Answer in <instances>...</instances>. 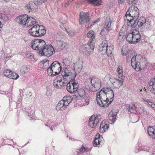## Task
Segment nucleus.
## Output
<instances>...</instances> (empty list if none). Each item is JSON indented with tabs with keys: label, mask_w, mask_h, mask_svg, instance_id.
<instances>
[{
	"label": "nucleus",
	"mask_w": 155,
	"mask_h": 155,
	"mask_svg": "<svg viewBox=\"0 0 155 155\" xmlns=\"http://www.w3.org/2000/svg\"><path fill=\"white\" fill-rule=\"evenodd\" d=\"M84 101H85V102H86V104H89V103H88V102H89L88 100V99H86L85 98H84Z\"/></svg>",
	"instance_id": "62"
},
{
	"label": "nucleus",
	"mask_w": 155,
	"mask_h": 155,
	"mask_svg": "<svg viewBox=\"0 0 155 155\" xmlns=\"http://www.w3.org/2000/svg\"><path fill=\"white\" fill-rule=\"evenodd\" d=\"M36 23V20L31 17H29L27 18V21H26V26L27 27H30L34 25Z\"/></svg>",
	"instance_id": "23"
},
{
	"label": "nucleus",
	"mask_w": 155,
	"mask_h": 155,
	"mask_svg": "<svg viewBox=\"0 0 155 155\" xmlns=\"http://www.w3.org/2000/svg\"><path fill=\"white\" fill-rule=\"evenodd\" d=\"M56 46L58 49H63L65 48L67 45V44L65 42L61 41H57Z\"/></svg>",
	"instance_id": "24"
},
{
	"label": "nucleus",
	"mask_w": 155,
	"mask_h": 155,
	"mask_svg": "<svg viewBox=\"0 0 155 155\" xmlns=\"http://www.w3.org/2000/svg\"><path fill=\"white\" fill-rule=\"evenodd\" d=\"M87 36L88 38H91L89 41L94 42L95 36L94 35V32L92 31H90L87 34Z\"/></svg>",
	"instance_id": "28"
},
{
	"label": "nucleus",
	"mask_w": 155,
	"mask_h": 155,
	"mask_svg": "<svg viewBox=\"0 0 155 155\" xmlns=\"http://www.w3.org/2000/svg\"><path fill=\"white\" fill-rule=\"evenodd\" d=\"M149 64L147 63L146 60L141 55L137 56V59L134 63V66L132 67L137 71L143 70L149 66Z\"/></svg>",
	"instance_id": "3"
},
{
	"label": "nucleus",
	"mask_w": 155,
	"mask_h": 155,
	"mask_svg": "<svg viewBox=\"0 0 155 155\" xmlns=\"http://www.w3.org/2000/svg\"><path fill=\"white\" fill-rule=\"evenodd\" d=\"M146 21V19L145 18L143 17L140 18L138 21L137 25L138 27L141 28Z\"/></svg>",
	"instance_id": "31"
},
{
	"label": "nucleus",
	"mask_w": 155,
	"mask_h": 155,
	"mask_svg": "<svg viewBox=\"0 0 155 155\" xmlns=\"http://www.w3.org/2000/svg\"><path fill=\"white\" fill-rule=\"evenodd\" d=\"M124 0H118V3L119 4H122V3H123Z\"/></svg>",
	"instance_id": "59"
},
{
	"label": "nucleus",
	"mask_w": 155,
	"mask_h": 155,
	"mask_svg": "<svg viewBox=\"0 0 155 155\" xmlns=\"http://www.w3.org/2000/svg\"><path fill=\"white\" fill-rule=\"evenodd\" d=\"M87 1L90 3L95 6L101 5L102 2L101 0H87Z\"/></svg>",
	"instance_id": "30"
},
{
	"label": "nucleus",
	"mask_w": 155,
	"mask_h": 155,
	"mask_svg": "<svg viewBox=\"0 0 155 155\" xmlns=\"http://www.w3.org/2000/svg\"><path fill=\"white\" fill-rule=\"evenodd\" d=\"M60 83V82L59 80L55 79L54 81L53 85L55 88L57 89H61Z\"/></svg>",
	"instance_id": "37"
},
{
	"label": "nucleus",
	"mask_w": 155,
	"mask_h": 155,
	"mask_svg": "<svg viewBox=\"0 0 155 155\" xmlns=\"http://www.w3.org/2000/svg\"><path fill=\"white\" fill-rule=\"evenodd\" d=\"M113 48L112 47H109L106 50V53L108 56H111V54L112 53V50Z\"/></svg>",
	"instance_id": "43"
},
{
	"label": "nucleus",
	"mask_w": 155,
	"mask_h": 155,
	"mask_svg": "<svg viewBox=\"0 0 155 155\" xmlns=\"http://www.w3.org/2000/svg\"><path fill=\"white\" fill-rule=\"evenodd\" d=\"M61 69L62 67L61 63L56 61L52 63L48 68L47 72L49 75L54 76L59 74Z\"/></svg>",
	"instance_id": "4"
},
{
	"label": "nucleus",
	"mask_w": 155,
	"mask_h": 155,
	"mask_svg": "<svg viewBox=\"0 0 155 155\" xmlns=\"http://www.w3.org/2000/svg\"><path fill=\"white\" fill-rule=\"evenodd\" d=\"M101 118V116L100 115L91 116L89 119V126L91 128L95 127L98 123Z\"/></svg>",
	"instance_id": "10"
},
{
	"label": "nucleus",
	"mask_w": 155,
	"mask_h": 155,
	"mask_svg": "<svg viewBox=\"0 0 155 155\" xmlns=\"http://www.w3.org/2000/svg\"><path fill=\"white\" fill-rule=\"evenodd\" d=\"M150 27V25L148 21L146 22H146L143 24V27H142L141 28H143L147 29L149 28Z\"/></svg>",
	"instance_id": "47"
},
{
	"label": "nucleus",
	"mask_w": 155,
	"mask_h": 155,
	"mask_svg": "<svg viewBox=\"0 0 155 155\" xmlns=\"http://www.w3.org/2000/svg\"><path fill=\"white\" fill-rule=\"evenodd\" d=\"M87 149V148H85L83 146L80 149L79 151L81 153H83L86 151Z\"/></svg>",
	"instance_id": "53"
},
{
	"label": "nucleus",
	"mask_w": 155,
	"mask_h": 155,
	"mask_svg": "<svg viewBox=\"0 0 155 155\" xmlns=\"http://www.w3.org/2000/svg\"><path fill=\"white\" fill-rule=\"evenodd\" d=\"M112 23V19L110 18V16H107L106 18L104 24V27L110 30H112L113 28Z\"/></svg>",
	"instance_id": "16"
},
{
	"label": "nucleus",
	"mask_w": 155,
	"mask_h": 155,
	"mask_svg": "<svg viewBox=\"0 0 155 155\" xmlns=\"http://www.w3.org/2000/svg\"><path fill=\"white\" fill-rule=\"evenodd\" d=\"M130 7L127 11L125 16L137 19L139 16V10L138 8L133 5Z\"/></svg>",
	"instance_id": "6"
},
{
	"label": "nucleus",
	"mask_w": 155,
	"mask_h": 155,
	"mask_svg": "<svg viewBox=\"0 0 155 155\" xmlns=\"http://www.w3.org/2000/svg\"><path fill=\"white\" fill-rule=\"evenodd\" d=\"M79 16L80 18L79 22L80 24L85 25L86 27L87 28L91 26L88 12H81L80 13Z\"/></svg>",
	"instance_id": "5"
},
{
	"label": "nucleus",
	"mask_w": 155,
	"mask_h": 155,
	"mask_svg": "<svg viewBox=\"0 0 155 155\" xmlns=\"http://www.w3.org/2000/svg\"><path fill=\"white\" fill-rule=\"evenodd\" d=\"M28 18V15L25 14L18 16L16 18V20L19 24L26 26V21Z\"/></svg>",
	"instance_id": "15"
},
{
	"label": "nucleus",
	"mask_w": 155,
	"mask_h": 155,
	"mask_svg": "<svg viewBox=\"0 0 155 155\" xmlns=\"http://www.w3.org/2000/svg\"><path fill=\"white\" fill-rule=\"evenodd\" d=\"M117 114V110L115 109L112 110L109 113L108 118L112 122H114Z\"/></svg>",
	"instance_id": "21"
},
{
	"label": "nucleus",
	"mask_w": 155,
	"mask_h": 155,
	"mask_svg": "<svg viewBox=\"0 0 155 155\" xmlns=\"http://www.w3.org/2000/svg\"><path fill=\"white\" fill-rule=\"evenodd\" d=\"M97 104L101 107L109 106L113 101L114 96V92L109 88H103L96 94Z\"/></svg>",
	"instance_id": "2"
},
{
	"label": "nucleus",
	"mask_w": 155,
	"mask_h": 155,
	"mask_svg": "<svg viewBox=\"0 0 155 155\" xmlns=\"http://www.w3.org/2000/svg\"><path fill=\"white\" fill-rule=\"evenodd\" d=\"M115 88H119L123 84V80L114 78H110L109 79Z\"/></svg>",
	"instance_id": "14"
},
{
	"label": "nucleus",
	"mask_w": 155,
	"mask_h": 155,
	"mask_svg": "<svg viewBox=\"0 0 155 155\" xmlns=\"http://www.w3.org/2000/svg\"><path fill=\"white\" fill-rule=\"evenodd\" d=\"M46 1L45 0H35V3L38 5H41Z\"/></svg>",
	"instance_id": "48"
},
{
	"label": "nucleus",
	"mask_w": 155,
	"mask_h": 155,
	"mask_svg": "<svg viewBox=\"0 0 155 155\" xmlns=\"http://www.w3.org/2000/svg\"><path fill=\"white\" fill-rule=\"evenodd\" d=\"M151 107L152 108V109L153 110H155V104H154V103H153V104H152V105Z\"/></svg>",
	"instance_id": "61"
},
{
	"label": "nucleus",
	"mask_w": 155,
	"mask_h": 155,
	"mask_svg": "<svg viewBox=\"0 0 155 155\" xmlns=\"http://www.w3.org/2000/svg\"><path fill=\"white\" fill-rule=\"evenodd\" d=\"M29 46L33 49L38 51L42 55L50 56L55 52L53 47L51 45H47L43 39H35L31 41Z\"/></svg>",
	"instance_id": "1"
},
{
	"label": "nucleus",
	"mask_w": 155,
	"mask_h": 155,
	"mask_svg": "<svg viewBox=\"0 0 155 155\" xmlns=\"http://www.w3.org/2000/svg\"><path fill=\"white\" fill-rule=\"evenodd\" d=\"M48 62V61H46V62H45L43 64V68L44 69H45L47 68L46 66H48L49 64Z\"/></svg>",
	"instance_id": "55"
},
{
	"label": "nucleus",
	"mask_w": 155,
	"mask_h": 155,
	"mask_svg": "<svg viewBox=\"0 0 155 155\" xmlns=\"http://www.w3.org/2000/svg\"><path fill=\"white\" fill-rule=\"evenodd\" d=\"M117 72L119 74V78L123 80L124 79V77L122 74L123 71H122V68L121 67L119 66L117 68Z\"/></svg>",
	"instance_id": "32"
},
{
	"label": "nucleus",
	"mask_w": 155,
	"mask_h": 155,
	"mask_svg": "<svg viewBox=\"0 0 155 155\" xmlns=\"http://www.w3.org/2000/svg\"><path fill=\"white\" fill-rule=\"evenodd\" d=\"M125 31V29H124V27H123L120 31L118 36H120V35H122L124 36Z\"/></svg>",
	"instance_id": "49"
},
{
	"label": "nucleus",
	"mask_w": 155,
	"mask_h": 155,
	"mask_svg": "<svg viewBox=\"0 0 155 155\" xmlns=\"http://www.w3.org/2000/svg\"><path fill=\"white\" fill-rule=\"evenodd\" d=\"M28 32L29 34L32 36L38 37V34L39 33L38 31L37 24L35 25L30 28L28 30Z\"/></svg>",
	"instance_id": "17"
},
{
	"label": "nucleus",
	"mask_w": 155,
	"mask_h": 155,
	"mask_svg": "<svg viewBox=\"0 0 155 155\" xmlns=\"http://www.w3.org/2000/svg\"><path fill=\"white\" fill-rule=\"evenodd\" d=\"M153 103L152 102H151L150 101H149V102H148V105L149 106H150V107L152 105V104H153Z\"/></svg>",
	"instance_id": "60"
},
{
	"label": "nucleus",
	"mask_w": 155,
	"mask_h": 155,
	"mask_svg": "<svg viewBox=\"0 0 155 155\" xmlns=\"http://www.w3.org/2000/svg\"><path fill=\"white\" fill-rule=\"evenodd\" d=\"M78 93L80 97H82L83 98L85 97V90L83 89H79L78 90Z\"/></svg>",
	"instance_id": "39"
},
{
	"label": "nucleus",
	"mask_w": 155,
	"mask_h": 155,
	"mask_svg": "<svg viewBox=\"0 0 155 155\" xmlns=\"http://www.w3.org/2000/svg\"><path fill=\"white\" fill-rule=\"evenodd\" d=\"M71 2H70V1L69 0V1L65 4V6H67L68 5L71 3Z\"/></svg>",
	"instance_id": "63"
},
{
	"label": "nucleus",
	"mask_w": 155,
	"mask_h": 155,
	"mask_svg": "<svg viewBox=\"0 0 155 155\" xmlns=\"http://www.w3.org/2000/svg\"><path fill=\"white\" fill-rule=\"evenodd\" d=\"M127 3L129 4L133 5L136 4L138 0H126Z\"/></svg>",
	"instance_id": "46"
},
{
	"label": "nucleus",
	"mask_w": 155,
	"mask_h": 155,
	"mask_svg": "<svg viewBox=\"0 0 155 155\" xmlns=\"http://www.w3.org/2000/svg\"><path fill=\"white\" fill-rule=\"evenodd\" d=\"M108 47H100L99 48V51L102 52L103 54H105L107 51L106 50Z\"/></svg>",
	"instance_id": "42"
},
{
	"label": "nucleus",
	"mask_w": 155,
	"mask_h": 155,
	"mask_svg": "<svg viewBox=\"0 0 155 155\" xmlns=\"http://www.w3.org/2000/svg\"><path fill=\"white\" fill-rule=\"evenodd\" d=\"M139 36L138 35L135 36L128 32L126 37V40L130 43H136L140 40V38Z\"/></svg>",
	"instance_id": "12"
},
{
	"label": "nucleus",
	"mask_w": 155,
	"mask_h": 155,
	"mask_svg": "<svg viewBox=\"0 0 155 155\" xmlns=\"http://www.w3.org/2000/svg\"><path fill=\"white\" fill-rule=\"evenodd\" d=\"M37 29L38 32L39 33L38 34V36L41 37L44 35L46 33V31L44 26L41 25L37 24Z\"/></svg>",
	"instance_id": "22"
},
{
	"label": "nucleus",
	"mask_w": 155,
	"mask_h": 155,
	"mask_svg": "<svg viewBox=\"0 0 155 155\" xmlns=\"http://www.w3.org/2000/svg\"><path fill=\"white\" fill-rule=\"evenodd\" d=\"M108 47L107 46V42L106 40L103 41L100 47Z\"/></svg>",
	"instance_id": "50"
},
{
	"label": "nucleus",
	"mask_w": 155,
	"mask_h": 155,
	"mask_svg": "<svg viewBox=\"0 0 155 155\" xmlns=\"http://www.w3.org/2000/svg\"><path fill=\"white\" fill-rule=\"evenodd\" d=\"M75 80L71 79L67 85L66 89L68 92L72 93L77 91L78 87V83L75 81Z\"/></svg>",
	"instance_id": "9"
},
{
	"label": "nucleus",
	"mask_w": 155,
	"mask_h": 155,
	"mask_svg": "<svg viewBox=\"0 0 155 155\" xmlns=\"http://www.w3.org/2000/svg\"><path fill=\"white\" fill-rule=\"evenodd\" d=\"M1 17L4 21H7L8 20V17L5 14H3L2 15Z\"/></svg>",
	"instance_id": "51"
},
{
	"label": "nucleus",
	"mask_w": 155,
	"mask_h": 155,
	"mask_svg": "<svg viewBox=\"0 0 155 155\" xmlns=\"http://www.w3.org/2000/svg\"><path fill=\"white\" fill-rule=\"evenodd\" d=\"M100 137H98L97 138L96 137L94 139L93 143V146L94 147H96L98 145L100 144L101 141H100Z\"/></svg>",
	"instance_id": "40"
},
{
	"label": "nucleus",
	"mask_w": 155,
	"mask_h": 155,
	"mask_svg": "<svg viewBox=\"0 0 155 155\" xmlns=\"http://www.w3.org/2000/svg\"><path fill=\"white\" fill-rule=\"evenodd\" d=\"M72 100H73V101H76L78 99V97L77 96H76L75 95H74L72 98Z\"/></svg>",
	"instance_id": "56"
},
{
	"label": "nucleus",
	"mask_w": 155,
	"mask_h": 155,
	"mask_svg": "<svg viewBox=\"0 0 155 155\" xmlns=\"http://www.w3.org/2000/svg\"><path fill=\"white\" fill-rule=\"evenodd\" d=\"M99 21H100L99 19H97L95 21L93 22V23H96L97 22H99Z\"/></svg>",
	"instance_id": "64"
},
{
	"label": "nucleus",
	"mask_w": 155,
	"mask_h": 155,
	"mask_svg": "<svg viewBox=\"0 0 155 155\" xmlns=\"http://www.w3.org/2000/svg\"><path fill=\"white\" fill-rule=\"evenodd\" d=\"M60 81V86H61V88H63L65 86L66 84L65 82H63L62 81V80L61 79L59 80Z\"/></svg>",
	"instance_id": "54"
},
{
	"label": "nucleus",
	"mask_w": 155,
	"mask_h": 155,
	"mask_svg": "<svg viewBox=\"0 0 155 155\" xmlns=\"http://www.w3.org/2000/svg\"><path fill=\"white\" fill-rule=\"evenodd\" d=\"M69 104L68 100L64 97L63 99L60 101L56 106L57 110H63L66 108Z\"/></svg>",
	"instance_id": "11"
},
{
	"label": "nucleus",
	"mask_w": 155,
	"mask_h": 155,
	"mask_svg": "<svg viewBox=\"0 0 155 155\" xmlns=\"http://www.w3.org/2000/svg\"><path fill=\"white\" fill-rule=\"evenodd\" d=\"M29 70V67L28 66L24 65L21 67L20 71L22 74H24L28 72Z\"/></svg>",
	"instance_id": "34"
},
{
	"label": "nucleus",
	"mask_w": 155,
	"mask_h": 155,
	"mask_svg": "<svg viewBox=\"0 0 155 155\" xmlns=\"http://www.w3.org/2000/svg\"><path fill=\"white\" fill-rule=\"evenodd\" d=\"M136 105L132 104H126L125 106L127 109H128V111H129L131 109H134L135 108Z\"/></svg>",
	"instance_id": "35"
},
{
	"label": "nucleus",
	"mask_w": 155,
	"mask_h": 155,
	"mask_svg": "<svg viewBox=\"0 0 155 155\" xmlns=\"http://www.w3.org/2000/svg\"><path fill=\"white\" fill-rule=\"evenodd\" d=\"M26 56L29 59H32L33 57V54L30 53H27Z\"/></svg>",
	"instance_id": "52"
},
{
	"label": "nucleus",
	"mask_w": 155,
	"mask_h": 155,
	"mask_svg": "<svg viewBox=\"0 0 155 155\" xmlns=\"http://www.w3.org/2000/svg\"><path fill=\"white\" fill-rule=\"evenodd\" d=\"M147 86L151 92L155 94V78L150 81Z\"/></svg>",
	"instance_id": "20"
},
{
	"label": "nucleus",
	"mask_w": 155,
	"mask_h": 155,
	"mask_svg": "<svg viewBox=\"0 0 155 155\" xmlns=\"http://www.w3.org/2000/svg\"><path fill=\"white\" fill-rule=\"evenodd\" d=\"M9 78H10L14 79H16L19 77L18 74H16L15 72H13L12 71L10 75H9Z\"/></svg>",
	"instance_id": "38"
},
{
	"label": "nucleus",
	"mask_w": 155,
	"mask_h": 155,
	"mask_svg": "<svg viewBox=\"0 0 155 155\" xmlns=\"http://www.w3.org/2000/svg\"><path fill=\"white\" fill-rule=\"evenodd\" d=\"M137 19H135L134 18H130L125 16L124 20L128 22V25L132 27L136 26L137 25L136 24V21Z\"/></svg>",
	"instance_id": "19"
},
{
	"label": "nucleus",
	"mask_w": 155,
	"mask_h": 155,
	"mask_svg": "<svg viewBox=\"0 0 155 155\" xmlns=\"http://www.w3.org/2000/svg\"><path fill=\"white\" fill-rule=\"evenodd\" d=\"M128 32H130L132 34L137 36V35H139V38H141V36L139 33V31L135 27H133L132 28V29L130 30V31H128Z\"/></svg>",
	"instance_id": "33"
},
{
	"label": "nucleus",
	"mask_w": 155,
	"mask_h": 155,
	"mask_svg": "<svg viewBox=\"0 0 155 155\" xmlns=\"http://www.w3.org/2000/svg\"><path fill=\"white\" fill-rule=\"evenodd\" d=\"M109 128L107 123H106L105 121H102L100 124V132L104 133Z\"/></svg>",
	"instance_id": "25"
},
{
	"label": "nucleus",
	"mask_w": 155,
	"mask_h": 155,
	"mask_svg": "<svg viewBox=\"0 0 155 155\" xmlns=\"http://www.w3.org/2000/svg\"><path fill=\"white\" fill-rule=\"evenodd\" d=\"M124 37V36H123V35H120V36H118V39L119 41H121L123 40Z\"/></svg>",
	"instance_id": "57"
},
{
	"label": "nucleus",
	"mask_w": 155,
	"mask_h": 155,
	"mask_svg": "<svg viewBox=\"0 0 155 155\" xmlns=\"http://www.w3.org/2000/svg\"><path fill=\"white\" fill-rule=\"evenodd\" d=\"M64 30L67 32L69 35L71 37H74L76 33L73 30H67L66 29H64Z\"/></svg>",
	"instance_id": "41"
},
{
	"label": "nucleus",
	"mask_w": 155,
	"mask_h": 155,
	"mask_svg": "<svg viewBox=\"0 0 155 155\" xmlns=\"http://www.w3.org/2000/svg\"><path fill=\"white\" fill-rule=\"evenodd\" d=\"M147 132L149 135L153 139L155 138V129L150 127L148 128Z\"/></svg>",
	"instance_id": "27"
},
{
	"label": "nucleus",
	"mask_w": 155,
	"mask_h": 155,
	"mask_svg": "<svg viewBox=\"0 0 155 155\" xmlns=\"http://www.w3.org/2000/svg\"><path fill=\"white\" fill-rule=\"evenodd\" d=\"M142 101H145L146 102H147V103H148V102L149 101L146 98H142Z\"/></svg>",
	"instance_id": "58"
},
{
	"label": "nucleus",
	"mask_w": 155,
	"mask_h": 155,
	"mask_svg": "<svg viewBox=\"0 0 155 155\" xmlns=\"http://www.w3.org/2000/svg\"><path fill=\"white\" fill-rule=\"evenodd\" d=\"M61 75L64 79H65V81L67 79V77H68L71 75V73L70 71L68 70L67 68H65L63 70V71L62 72Z\"/></svg>",
	"instance_id": "26"
},
{
	"label": "nucleus",
	"mask_w": 155,
	"mask_h": 155,
	"mask_svg": "<svg viewBox=\"0 0 155 155\" xmlns=\"http://www.w3.org/2000/svg\"><path fill=\"white\" fill-rule=\"evenodd\" d=\"M63 63L65 66H68L71 64V61L68 58H65L63 60Z\"/></svg>",
	"instance_id": "44"
},
{
	"label": "nucleus",
	"mask_w": 155,
	"mask_h": 155,
	"mask_svg": "<svg viewBox=\"0 0 155 155\" xmlns=\"http://www.w3.org/2000/svg\"><path fill=\"white\" fill-rule=\"evenodd\" d=\"M123 55H126V60L127 62H129L131 61V65L132 67L134 66V63L137 59V55L132 52H123Z\"/></svg>",
	"instance_id": "8"
},
{
	"label": "nucleus",
	"mask_w": 155,
	"mask_h": 155,
	"mask_svg": "<svg viewBox=\"0 0 155 155\" xmlns=\"http://www.w3.org/2000/svg\"><path fill=\"white\" fill-rule=\"evenodd\" d=\"M36 4L33 2H30L26 6V9L29 12H35L37 8Z\"/></svg>",
	"instance_id": "18"
},
{
	"label": "nucleus",
	"mask_w": 155,
	"mask_h": 155,
	"mask_svg": "<svg viewBox=\"0 0 155 155\" xmlns=\"http://www.w3.org/2000/svg\"><path fill=\"white\" fill-rule=\"evenodd\" d=\"M11 72L9 70H6L4 71L3 73L5 76L9 78L10 76L9 75H10Z\"/></svg>",
	"instance_id": "45"
},
{
	"label": "nucleus",
	"mask_w": 155,
	"mask_h": 155,
	"mask_svg": "<svg viewBox=\"0 0 155 155\" xmlns=\"http://www.w3.org/2000/svg\"><path fill=\"white\" fill-rule=\"evenodd\" d=\"M110 31V30L104 27L101 30L100 32V34L102 36H105V35L108 34Z\"/></svg>",
	"instance_id": "36"
},
{
	"label": "nucleus",
	"mask_w": 155,
	"mask_h": 155,
	"mask_svg": "<svg viewBox=\"0 0 155 155\" xmlns=\"http://www.w3.org/2000/svg\"><path fill=\"white\" fill-rule=\"evenodd\" d=\"M90 80L92 86L95 88L96 91L100 88L101 82L99 79L95 77H92L90 78Z\"/></svg>",
	"instance_id": "13"
},
{
	"label": "nucleus",
	"mask_w": 155,
	"mask_h": 155,
	"mask_svg": "<svg viewBox=\"0 0 155 155\" xmlns=\"http://www.w3.org/2000/svg\"><path fill=\"white\" fill-rule=\"evenodd\" d=\"M135 109L137 113L139 114L143 113L144 111L143 107L140 104L136 105Z\"/></svg>",
	"instance_id": "29"
},
{
	"label": "nucleus",
	"mask_w": 155,
	"mask_h": 155,
	"mask_svg": "<svg viewBox=\"0 0 155 155\" xmlns=\"http://www.w3.org/2000/svg\"><path fill=\"white\" fill-rule=\"evenodd\" d=\"M94 42L89 41L87 44L83 45L81 47V50L86 55H88L90 52L93 51L94 48Z\"/></svg>",
	"instance_id": "7"
}]
</instances>
